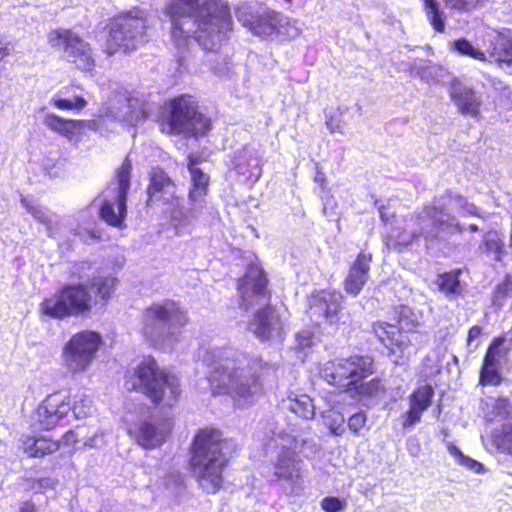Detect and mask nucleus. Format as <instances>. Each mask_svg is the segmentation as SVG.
<instances>
[{
	"label": "nucleus",
	"mask_w": 512,
	"mask_h": 512,
	"mask_svg": "<svg viewBox=\"0 0 512 512\" xmlns=\"http://www.w3.org/2000/svg\"><path fill=\"white\" fill-rule=\"evenodd\" d=\"M62 442L66 445H71L77 442L75 432L73 430L67 431L63 437Z\"/></svg>",
	"instance_id": "obj_57"
},
{
	"label": "nucleus",
	"mask_w": 512,
	"mask_h": 512,
	"mask_svg": "<svg viewBox=\"0 0 512 512\" xmlns=\"http://www.w3.org/2000/svg\"><path fill=\"white\" fill-rule=\"evenodd\" d=\"M175 185L170 177L160 168H154L150 174L148 187V204L162 200L170 202L174 198Z\"/></svg>",
	"instance_id": "obj_27"
},
{
	"label": "nucleus",
	"mask_w": 512,
	"mask_h": 512,
	"mask_svg": "<svg viewBox=\"0 0 512 512\" xmlns=\"http://www.w3.org/2000/svg\"><path fill=\"white\" fill-rule=\"evenodd\" d=\"M451 49L459 55L471 57L475 60L485 61V52L473 46V44L466 38L454 40L451 43Z\"/></svg>",
	"instance_id": "obj_40"
},
{
	"label": "nucleus",
	"mask_w": 512,
	"mask_h": 512,
	"mask_svg": "<svg viewBox=\"0 0 512 512\" xmlns=\"http://www.w3.org/2000/svg\"><path fill=\"white\" fill-rule=\"evenodd\" d=\"M502 377L499 372L498 366L482 365L479 383L483 386H497L501 383Z\"/></svg>",
	"instance_id": "obj_45"
},
{
	"label": "nucleus",
	"mask_w": 512,
	"mask_h": 512,
	"mask_svg": "<svg viewBox=\"0 0 512 512\" xmlns=\"http://www.w3.org/2000/svg\"><path fill=\"white\" fill-rule=\"evenodd\" d=\"M263 151L252 145H245L235 152L233 165L234 170L244 176L247 180L257 181L262 173Z\"/></svg>",
	"instance_id": "obj_22"
},
{
	"label": "nucleus",
	"mask_w": 512,
	"mask_h": 512,
	"mask_svg": "<svg viewBox=\"0 0 512 512\" xmlns=\"http://www.w3.org/2000/svg\"><path fill=\"white\" fill-rule=\"evenodd\" d=\"M48 43L62 51V57L80 70L90 71L95 65L90 45L69 29L52 30L48 34Z\"/></svg>",
	"instance_id": "obj_16"
},
{
	"label": "nucleus",
	"mask_w": 512,
	"mask_h": 512,
	"mask_svg": "<svg viewBox=\"0 0 512 512\" xmlns=\"http://www.w3.org/2000/svg\"><path fill=\"white\" fill-rule=\"evenodd\" d=\"M237 20L254 35L267 39L275 35L295 38L300 30L296 21L278 12L241 4L235 9Z\"/></svg>",
	"instance_id": "obj_10"
},
{
	"label": "nucleus",
	"mask_w": 512,
	"mask_h": 512,
	"mask_svg": "<svg viewBox=\"0 0 512 512\" xmlns=\"http://www.w3.org/2000/svg\"><path fill=\"white\" fill-rule=\"evenodd\" d=\"M354 387L360 394L365 396L378 395L384 389L379 379H372L369 382L361 383L359 386L355 385Z\"/></svg>",
	"instance_id": "obj_47"
},
{
	"label": "nucleus",
	"mask_w": 512,
	"mask_h": 512,
	"mask_svg": "<svg viewBox=\"0 0 512 512\" xmlns=\"http://www.w3.org/2000/svg\"><path fill=\"white\" fill-rule=\"evenodd\" d=\"M132 165L128 158L116 172L115 182L108 188L111 199H105L100 208L101 218L109 225L121 227L127 214V194L130 189Z\"/></svg>",
	"instance_id": "obj_14"
},
{
	"label": "nucleus",
	"mask_w": 512,
	"mask_h": 512,
	"mask_svg": "<svg viewBox=\"0 0 512 512\" xmlns=\"http://www.w3.org/2000/svg\"><path fill=\"white\" fill-rule=\"evenodd\" d=\"M463 233L457 218L442 204L425 206L421 211L405 218L402 231H394L386 237L388 249L403 248L423 238L427 248L449 244L453 237Z\"/></svg>",
	"instance_id": "obj_3"
},
{
	"label": "nucleus",
	"mask_w": 512,
	"mask_h": 512,
	"mask_svg": "<svg viewBox=\"0 0 512 512\" xmlns=\"http://www.w3.org/2000/svg\"><path fill=\"white\" fill-rule=\"evenodd\" d=\"M198 161L195 157L190 155L188 157L187 167L191 176V188L189 194L193 195H207L209 191V180L208 174L204 173L200 168L197 167Z\"/></svg>",
	"instance_id": "obj_33"
},
{
	"label": "nucleus",
	"mask_w": 512,
	"mask_h": 512,
	"mask_svg": "<svg viewBox=\"0 0 512 512\" xmlns=\"http://www.w3.org/2000/svg\"><path fill=\"white\" fill-rule=\"evenodd\" d=\"M366 422V414L360 411L349 417L347 425L351 432H353L355 435H360V431L364 428Z\"/></svg>",
	"instance_id": "obj_49"
},
{
	"label": "nucleus",
	"mask_w": 512,
	"mask_h": 512,
	"mask_svg": "<svg viewBox=\"0 0 512 512\" xmlns=\"http://www.w3.org/2000/svg\"><path fill=\"white\" fill-rule=\"evenodd\" d=\"M420 325V318L417 313H415L408 306H400L398 311V326L399 331L403 333L415 331Z\"/></svg>",
	"instance_id": "obj_39"
},
{
	"label": "nucleus",
	"mask_w": 512,
	"mask_h": 512,
	"mask_svg": "<svg viewBox=\"0 0 512 512\" xmlns=\"http://www.w3.org/2000/svg\"><path fill=\"white\" fill-rule=\"evenodd\" d=\"M460 274L461 270H453L439 274L436 280L439 291L450 299L459 296L461 294Z\"/></svg>",
	"instance_id": "obj_36"
},
{
	"label": "nucleus",
	"mask_w": 512,
	"mask_h": 512,
	"mask_svg": "<svg viewBox=\"0 0 512 512\" xmlns=\"http://www.w3.org/2000/svg\"><path fill=\"white\" fill-rule=\"evenodd\" d=\"M18 512H38L36 506L29 501L21 503Z\"/></svg>",
	"instance_id": "obj_58"
},
{
	"label": "nucleus",
	"mask_w": 512,
	"mask_h": 512,
	"mask_svg": "<svg viewBox=\"0 0 512 512\" xmlns=\"http://www.w3.org/2000/svg\"><path fill=\"white\" fill-rule=\"evenodd\" d=\"M10 54V48L8 45H0V60H2L5 56Z\"/></svg>",
	"instance_id": "obj_60"
},
{
	"label": "nucleus",
	"mask_w": 512,
	"mask_h": 512,
	"mask_svg": "<svg viewBox=\"0 0 512 512\" xmlns=\"http://www.w3.org/2000/svg\"><path fill=\"white\" fill-rule=\"evenodd\" d=\"M374 373V361L369 356H351L326 362L321 377L330 385L347 389Z\"/></svg>",
	"instance_id": "obj_13"
},
{
	"label": "nucleus",
	"mask_w": 512,
	"mask_h": 512,
	"mask_svg": "<svg viewBox=\"0 0 512 512\" xmlns=\"http://www.w3.org/2000/svg\"><path fill=\"white\" fill-rule=\"evenodd\" d=\"M187 324L186 313L174 301L153 303L142 316L141 331L155 347H170L178 337L180 329Z\"/></svg>",
	"instance_id": "obj_7"
},
{
	"label": "nucleus",
	"mask_w": 512,
	"mask_h": 512,
	"mask_svg": "<svg viewBox=\"0 0 512 512\" xmlns=\"http://www.w3.org/2000/svg\"><path fill=\"white\" fill-rule=\"evenodd\" d=\"M434 389L431 385L418 387L409 396V409L404 415L403 426L412 427L421 420V416L431 405Z\"/></svg>",
	"instance_id": "obj_26"
},
{
	"label": "nucleus",
	"mask_w": 512,
	"mask_h": 512,
	"mask_svg": "<svg viewBox=\"0 0 512 512\" xmlns=\"http://www.w3.org/2000/svg\"><path fill=\"white\" fill-rule=\"evenodd\" d=\"M446 195L449 198V203L455 204V207L458 209L461 216L471 215L481 217L480 210L473 203H470L464 196L451 191L447 192Z\"/></svg>",
	"instance_id": "obj_43"
},
{
	"label": "nucleus",
	"mask_w": 512,
	"mask_h": 512,
	"mask_svg": "<svg viewBox=\"0 0 512 512\" xmlns=\"http://www.w3.org/2000/svg\"><path fill=\"white\" fill-rule=\"evenodd\" d=\"M468 228H469V230L471 232H478L479 231V227L476 224H470Z\"/></svg>",
	"instance_id": "obj_61"
},
{
	"label": "nucleus",
	"mask_w": 512,
	"mask_h": 512,
	"mask_svg": "<svg viewBox=\"0 0 512 512\" xmlns=\"http://www.w3.org/2000/svg\"><path fill=\"white\" fill-rule=\"evenodd\" d=\"M346 502L338 497L328 496L322 499L321 508L325 512H341L345 509Z\"/></svg>",
	"instance_id": "obj_48"
},
{
	"label": "nucleus",
	"mask_w": 512,
	"mask_h": 512,
	"mask_svg": "<svg viewBox=\"0 0 512 512\" xmlns=\"http://www.w3.org/2000/svg\"><path fill=\"white\" fill-rule=\"evenodd\" d=\"M207 195L188 194V207L183 212V224H190L193 220H203L213 214V207L206 200Z\"/></svg>",
	"instance_id": "obj_31"
},
{
	"label": "nucleus",
	"mask_w": 512,
	"mask_h": 512,
	"mask_svg": "<svg viewBox=\"0 0 512 512\" xmlns=\"http://www.w3.org/2000/svg\"><path fill=\"white\" fill-rule=\"evenodd\" d=\"M343 295L338 291L320 290L309 299L307 314L316 326L346 323Z\"/></svg>",
	"instance_id": "obj_17"
},
{
	"label": "nucleus",
	"mask_w": 512,
	"mask_h": 512,
	"mask_svg": "<svg viewBox=\"0 0 512 512\" xmlns=\"http://www.w3.org/2000/svg\"><path fill=\"white\" fill-rule=\"evenodd\" d=\"M447 449H448V452L450 453V455H452L453 457L456 458L458 463L462 462L465 455L462 453V451L457 446H455L452 443H448Z\"/></svg>",
	"instance_id": "obj_55"
},
{
	"label": "nucleus",
	"mask_w": 512,
	"mask_h": 512,
	"mask_svg": "<svg viewBox=\"0 0 512 512\" xmlns=\"http://www.w3.org/2000/svg\"><path fill=\"white\" fill-rule=\"evenodd\" d=\"M166 11L179 66H184L192 34L203 50L217 51L232 31V15L226 0H170Z\"/></svg>",
	"instance_id": "obj_1"
},
{
	"label": "nucleus",
	"mask_w": 512,
	"mask_h": 512,
	"mask_svg": "<svg viewBox=\"0 0 512 512\" xmlns=\"http://www.w3.org/2000/svg\"><path fill=\"white\" fill-rule=\"evenodd\" d=\"M173 428L171 418H150L140 420L134 436L139 446L154 449L166 442Z\"/></svg>",
	"instance_id": "obj_18"
},
{
	"label": "nucleus",
	"mask_w": 512,
	"mask_h": 512,
	"mask_svg": "<svg viewBox=\"0 0 512 512\" xmlns=\"http://www.w3.org/2000/svg\"><path fill=\"white\" fill-rule=\"evenodd\" d=\"M21 204L26 208L35 220L45 225L46 233L50 238H55L58 232L59 218L45 207L33 204L25 197L21 198Z\"/></svg>",
	"instance_id": "obj_30"
},
{
	"label": "nucleus",
	"mask_w": 512,
	"mask_h": 512,
	"mask_svg": "<svg viewBox=\"0 0 512 512\" xmlns=\"http://www.w3.org/2000/svg\"><path fill=\"white\" fill-rule=\"evenodd\" d=\"M236 355L232 349L207 350L203 362L212 368L208 381L213 394H228L242 406L260 390V379L272 367L260 358L243 356L240 360Z\"/></svg>",
	"instance_id": "obj_2"
},
{
	"label": "nucleus",
	"mask_w": 512,
	"mask_h": 512,
	"mask_svg": "<svg viewBox=\"0 0 512 512\" xmlns=\"http://www.w3.org/2000/svg\"><path fill=\"white\" fill-rule=\"evenodd\" d=\"M372 330L375 336L384 345H387L389 342L393 341V339H395L397 336H400V334L402 333L401 331H399L397 326L380 321L373 323Z\"/></svg>",
	"instance_id": "obj_42"
},
{
	"label": "nucleus",
	"mask_w": 512,
	"mask_h": 512,
	"mask_svg": "<svg viewBox=\"0 0 512 512\" xmlns=\"http://www.w3.org/2000/svg\"><path fill=\"white\" fill-rule=\"evenodd\" d=\"M69 90H61L52 98V102L56 108L60 110H81L87 102L79 95H68Z\"/></svg>",
	"instance_id": "obj_37"
},
{
	"label": "nucleus",
	"mask_w": 512,
	"mask_h": 512,
	"mask_svg": "<svg viewBox=\"0 0 512 512\" xmlns=\"http://www.w3.org/2000/svg\"><path fill=\"white\" fill-rule=\"evenodd\" d=\"M449 9L470 11L486 0H443ZM425 13L428 21L437 32L445 30V16L437 0H424Z\"/></svg>",
	"instance_id": "obj_23"
},
{
	"label": "nucleus",
	"mask_w": 512,
	"mask_h": 512,
	"mask_svg": "<svg viewBox=\"0 0 512 512\" xmlns=\"http://www.w3.org/2000/svg\"><path fill=\"white\" fill-rule=\"evenodd\" d=\"M92 401L84 393H79L74 396V403L71 404L72 416L75 419L85 418L91 413Z\"/></svg>",
	"instance_id": "obj_44"
},
{
	"label": "nucleus",
	"mask_w": 512,
	"mask_h": 512,
	"mask_svg": "<svg viewBox=\"0 0 512 512\" xmlns=\"http://www.w3.org/2000/svg\"><path fill=\"white\" fill-rule=\"evenodd\" d=\"M95 304L93 290L86 283H66L42 300L39 311L50 319L64 320L89 315Z\"/></svg>",
	"instance_id": "obj_8"
},
{
	"label": "nucleus",
	"mask_w": 512,
	"mask_h": 512,
	"mask_svg": "<svg viewBox=\"0 0 512 512\" xmlns=\"http://www.w3.org/2000/svg\"><path fill=\"white\" fill-rule=\"evenodd\" d=\"M504 343V338H495L489 345L483 360V365L498 366V359L500 355V347Z\"/></svg>",
	"instance_id": "obj_46"
},
{
	"label": "nucleus",
	"mask_w": 512,
	"mask_h": 512,
	"mask_svg": "<svg viewBox=\"0 0 512 512\" xmlns=\"http://www.w3.org/2000/svg\"><path fill=\"white\" fill-rule=\"evenodd\" d=\"M326 126L331 133H343V126L341 125L340 121L335 119L333 116L327 118Z\"/></svg>",
	"instance_id": "obj_54"
},
{
	"label": "nucleus",
	"mask_w": 512,
	"mask_h": 512,
	"mask_svg": "<svg viewBox=\"0 0 512 512\" xmlns=\"http://www.w3.org/2000/svg\"><path fill=\"white\" fill-rule=\"evenodd\" d=\"M486 51L490 62L512 64V30L501 28L487 40Z\"/></svg>",
	"instance_id": "obj_25"
},
{
	"label": "nucleus",
	"mask_w": 512,
	"mask_h": 512,
	"mask_svg": "<svg viewBox=\"0 0 512 512\" xmlns=\"http://www.w3.org/2000/svg\"><path fill=\"white\" fill-rule=\"evenodd\" d=\"M512 295V281L509 277H506L503 282H501L496 287L495 297L497 299L507 298Z\"/></svg>",
	"instance_id": "obj_51"
},
{
	"label": "nucleus",
	"mask_w": 512,
	"mask_h": 512,
	"mask_svg": "<svg viewBox=\"0 0 512 512\" xmlns=\"http://www.w3.org/2000/svg\"><path fill=\"white\" fill-rule=\"evenodd\" d=\"M480 249L495 262H500L505 254L504 243L496 233L485 236Z\"/></svg>",
	"instance_id": "obj_38"
},
{
	"label": "nucleus",
	"mask_w": 512,
	"mask_h": 512,
	"mask_svg": "<svg viewBox=\"0 0 512 512\" xmlns=\"http://www.w3.org/2000/svg\"><path fill=\"white\" fill-rule=\"evenodd\" d=\"M322 180H323V177H322V176H320L319 174L315 177V181H316V182H320V181H322Z\"/></svg>",
	"instance_id": "obj_62"
},
{
	"label": "nucleus",
	"mask_w": 512,
	"mask_h": 512,
	"mask_svg": "<svg viewBox=\"0 0 512 512\" xmlns=\"http://www.w3.org/2000/svg\"><path fill=\"white\" fill-rule=\"evenodd\" d=\"M56 483V479L51 477L40 478L33 483L32 488L38 492H44L47 489L54 488Z\"/></svg>",
	"instance_id": "obj_52"
},
{
	"label": "nucleus",
	"mask_w": 512,
	"mask_h": 512,
	"mask_svg": "<svg viewBox=\"0 0 512 512\" xmlns=\"http://www.w3.org/2000/svg\"><path fill=\"white\" fill-rule=\"evenodd\" d=\"M314 343V337L309 330H302L296 334V348L305 349L311 347Z\"/></svg>",
	"instance_id": "obj_50"
},
{
	"label": "nucleus",
	"mask_w": 512,
	"mask_h": 512,
	"mask_svg": "<svg viewBox=\"0 0 512 512\" xmlns=\"http://www.w3.org/2000/svg\"><path fill=\"white\" fill-rule=\"evenodd\" d=\"M268 279L264 270L258 266H248L246 273L238 280V290L241 296L240 309L248 311L253 305L252 299H256V304L262 301L265 304L258 308L251 320L248 322V330L261 342H268L280 339L284 324L279 312L269 301L270 292L267 290Z\"/></svg>",
	"instance_id": "obj_4"
},
{
	"label": "nucleus",
	"mask_w": 512,
	"mask_h": 512,
	"mask_svg": "<svg viewBox=\"0 0 512 512\" xmlns=\"http://www.w3.org/2000/svg\"><path fill=\"white\" fill-rule=\"evenodd\" d=\"M71 403L61 392L47 396L37 409V421L44 430H51L69 417Z\"/></svg>",
	"instance_id": "obj_19"
},
{
	"label": "nucleus",
	"mask_w": 512,
	"mask_h": 512,
	"mask_svg": "<svg viewBox=\"0 0 512 512\" xmlns=\"http://www.w3.org/2000/svg\"><path fill=\"white\" fill-rule=\"evenodd\" d=\"M113 119L130 125H135L144 117V111L139 107L138 101L129 96H121L117 103L108 108Z\"/></svg>",
	"instance_id": "obj_28"
},
{
	"label": "nucleus",
	"mask_w": 512,
	"mask_h": 512,
	"mask_svg": "<svg viewBox=\"0 0 512 512\" xmlns=\"http://www.w3.org/2000/svg\"><path fill=\"white\" fill-rule=\"evenodd\" d=\"M229 443L218 430H200L192 444L191 465L201 488L214 494L223 484V469L228 457Z\"/></svg>",
	"instance_id": "obj_5"
},
{
	"label": "nucleus",
	"mask_w": 512,
	"mask_h": 512,
	"mask_svg": "<svg viewBox=\"0 0 512 512\" xmlns=\"http://www.w3.org/2000/svg\"><path fill=\"white\" fill-rule=\"evenodd\" d=\"M170 133L192 136L205 135L211 123L198 111L197 102L190 95H180L170 100L163 111Z\"/></svg>",
	"instance_id": "obj_11"
},
{
	"label": "nucleus",
	"mask_w": 512,
	"mask_h": 512,
	"mask_svg": "<svg viewBox=\"0 0 512 512\" xmlns=\"http://www.w3.org/2000/svg\"><path fill=\"white\" fill-rule=\"evenodd\" d=\"M322 418L332 435L341 436L345 432V419L340 412L329 409L322 412Z\"/></svg>",
	"instance_id": "obj_41"
},
{
	"label": "nucleus",
	"mask_w": 512,
	"mask_h": 512,
	"mask_svg": "<svg viewBox=\"0 0 512 512\" xmlns=\"http://www.w3.org/2000/svg\"><path fill=\"white\" fill-rule=\"evenodd\" d=\"M135 379L126 381L128 390H138L152 403L173 407L180 395L179 378L169 371L160 368L152 357L144 358L135 369Z\"/></svg>",
	"instance_id": "obj_6"
},
{
	"label": "nucleus",
	"mask_w": 512,
	"mask_h": 512,
	"mask_svg": "<svg viewBox=\"0 0 512 512\" xmlns=\"http://www.w3.org/2000/svg\"><path fill=\"white\" fill-rule=\"evenodd\" d=\"M317 450L316 444L311 439H294L293 446L283 447L277 462L273 476L279 490L286 496H300L305 489L304 470L298 454L308 457Z\"/></svg>",
	"instance_id": "obj_9"
},
{
	"label": "nucleus",
	"mask_w": 512,
	"mask_h": 512,
	"mask_svg": "<svg viewBox=\"0 0 512 512\" xmlns=\"http://www.w3.org/2000/svg\"><path fill=\"white\" fill-rule=\"evenodd\" d=\"M59 447L60 442L41 437L28 439L24 450L30 457L42 458L56 452Z\"/></svg>",
	"instance_id": "obj_34"
},
{
	"label": "nucleus",
	"mask_w": 512,
	"mask_h": 512,
	"mask_svg": "<svg viewBox=\"0 0 512 512\" xmlns=\"http://www.w3.org/2000/svg\"><path fill=\"white\" fill-rule=\"evenodd\" d=\"M481 332H482V329L480 326L475 325V326L471 327L469 329L468 337H467L468 345H470L473 340L478 338L480 336Z\"/></svg>",
	"instance_id": "obj_56"
},
{
	"label": "nucleus",
	"mask_w": 512,
	"mask_h": 512,
	"mask_svg": "<svg viewBox=\"0 0 512 512\" xmlns=\"http://www.w3.org/2000/svg\"><path fill=\"white\" fill-rule=\"evenodd\" d=\"M378 210H379L380 219L382 220V222L387 223L388 220L390 219V215L386 212L385 207L379 206Z\"/></svg>",
	"instance_id": "obj_59"
},
{
	"label": "nucleus",
	"mask_w": 512,
	"mask_h": 512,
	"mask_svg": "<svg viewBox=\"0 0 512 512\" xmlns=\"http://www.w3.org/2000/svg\"><path fill=\"white\" fill-rule=\"evenodd\" d=\"M102 344L99 333L84 330L73 335L63 348V360L69 371H86L93 362Z\"/></svg>",
	"instance_id": "obj_15"
},
{
	"label": "nucleus",
	"mask_w": 512,
	"mask_h": 512,
	"mask_svg": "<svg viewBox=\"0 0 512 512\" xmlns=\"http://www.w3.org/2000/svg\"><path fill=\"white\" fill-rule=\"evenodd\" d=\"M371 261L372 254L369 252L363 250L357 255L344 281V289L348 294L357 296L361 292L369 279Z\"/></svg>",
	"instance_id": "obj_24"
},
{
	"label": "nucleus",
	"mask_w": 512,
	"mask_h": 512,
	"mask_svg": "<svg viewBox=\"0 0 512 512\" xmlns=\"http://www.w3.org/2000/svg\"><path fill=\"white\" fill-rule=\"evenodd\" d=\"M385 347L388 349V357L391 362L396 365H403L410 355V340L408 337L401 333L393 341L389 342Z\"/></svg>",
	"instance_id": "obj_35"
},
{
	"label": "nucleus",
	"mask_w": 512,
	"mask_h": 512,
	"mask_svg": "<svg viewBox=\"0 0 512 512\" xmlns=\"http://www.w3.org/2000/svg\"><path fill=\"white\" fill-rule=\"evenodd\" d=\"M45 125L51 130L59 133L69 140H73L77 137L81 130L85 127L89 129H95V121L85 120H67L54 114H49L45 117Z\"/></svg>",
	"instance_id": "obj_29"
},
{
	"label": "nucleus",
	"mask_w": 512,
	"mask_h": 512,
	"mask_svg": "<svg viewBox=\"0 0 512 512\" xmlns=\"http://www.w3.org/2000/svg\"><path fill=\"white\" fill-rule=\"evenodd\" d=\"M147 41L146 21L140 10L128 11L115 17L110 24L106 42L109 56L118 51L129 52Z\"/></svg>",
	"instance_id": "obj_12"
},
{
	"label": "nucleus",
	"mask_w": 512,
	"mask_h": 512,
	"mask_svg": "<svg viewBox=\"0 0 512 512\" xmlns=\"http://www.w3.org/2000/svg\"><path fill=\"white\" fill-rule=\"evenodd\" d=\"M70 278L78 280L77 283H86L91 290L95 289L96 293L102 300H107L113 293L117 279L111 276H92V265L88 261L74 263L69 271Z\"/></svg>",
	"instance_id": "obj_20"
},
{
	"label": "nucleus",
	"mask_w": 512,
	"mask_h": 512,
	"mask_svg": "<svg viewBox=\"0 0 512 512\" xmlns=\"http://www.w3.org/2000/svg\"><path fill=\"white\" fill-rule=\"evenodd\" d=\"M283 407L295 413L297 416L311 420L315 417V404L310 396L306 394L289 397L283 402Z\"/></svg>",
	"instance_id": "obj_32"
},
{
	"label": "nucleus",
	"mask_w": 512,
	"mask_h": 512,
	"mask_svg": "<svg viewBox=\"0 0 512 512\" xmlns=\"http://www.w3.org/2000/svg\"><path fill=\"white\" fill-rule=\"evenodd\" d=\"M449 95L462 115H469L476 119L480 117L482 97L472 86L454 79L449 87Z\"/></svg>",
	"instance_id": "obj_21"
},
{
	"label": "nucleus",
	"mask_w": 512,
	"mask_h": 512,
	"mask_svg": "<svg viewBox=\"0 0 512 512\" xmlns=\"http://www.w3.org/2000/svg\"><path fill=\"white\" fill-rule=\"evenodd\" d=\"M459 464L467 467L469 470H472L476 473H481L483 471V465L468 456H465L462 462Z\"/></svg>",
	"instance_id": "obj_53"
}]
</instances>
